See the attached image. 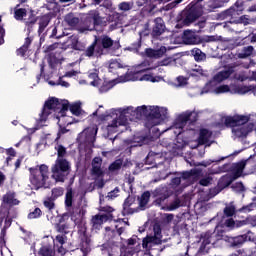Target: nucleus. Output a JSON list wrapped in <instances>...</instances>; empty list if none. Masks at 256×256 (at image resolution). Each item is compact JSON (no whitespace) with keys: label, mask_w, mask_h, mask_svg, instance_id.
<instances>
[{"label":"nucleus","mask_w":256,"mask_h":256,"mask_svg":"<svg viewBox=\"0 0 256 256\" xmlns=\"http://www.w3.org/2000/svg\"><path fill=\"white\" fill-rule=\"evenodd\" d=\"M151 199V192L145 191L141 194L140 197H138L139 201V207L141 209H145L147 207V204L149 203V200Z\"/></svg>","instance_id":"obj_29"},{"label":"nucleus","mask_w":256,"mask_h":256,"mask_svg":"<svg viewBox=\"0 0 256 256\" xmlns=\"http://www.w3.org/2000/svg\"><path fill=\"white\" fill-rule=\"evenodd\" d=\"M101 165H103V158L94 157L92 160L91 169L92 177H96V179H101L102 177H105V172H103V169H101Z\"/></svg>","instance_id":"obj_15"},{"label":"nucleus","mask_w":256,"mask_h":256,"mask_svg":"<svg viewBox=\"0 0 256 256\" xmlns=\"http://www.w3.org/2000/svg\"><path fill=\"white\" fill-rule=\"evenodd\" d=\"M210 137H211V134H210L209 130L203 128L200 130L198 143L200 145H206V143H209Z\"/></svg>","instance_id":"obj_30"},{"label":"nucleus","mask_w":256,"mask_h":256,"mask_svg":"<svg viewBox=\"0 0 256 256\" xmlns=\"http://www.w3.org/2000/svg\"><path fill=\"white\" fill-rule=\"evenodd\" d=\"M235 25H249V16H239L237 20H234Z\"/></svg>","instance_id":"obj_51"},{"label":"nucleus","mask_w":256,"mask_h":256,"mask_svg":"<svg viewBox=\"0 0 256 256\" xmlns=\"http://www.w3.org/2000/svg\"><path fill=\"white\" fill-rule=\"evenodd\" d=\"M38 256H55V250L51 246H42L38 250Z\"/></svg>","instance_id":"obj_35"},{"label":"nucleus","mask_w":256,"mask_h":256,"mask_svg":"<svg viewBox=\"0 0 256 256\" xmlns=\"http://www.w3.org/2000/svg\"><path fill=\"white\" fill-rule=\"evenodd\" d=\"M121 167H123V160L117 159L109 165L108 169L109 171L114 172V171H119Z\"/></svg>","instance_id":"obj_46"},{"label":"nucleus","mask_w":256,"mask_h":256,"mask_svg":"<svg viewBox=\"0 0 256 256\" xmlns=\"http://www.w3.org/2000/svg\"><path fill=\"white\" fill-rule=\"evenodd\" d=\"M249 163V160H241L240 162L233 163L230 167V171L232 173V177L234 179H239L241 175H243V171L245 170V167Z\"/></svg>","instance_id":"obj_17"},{"label":"nucleus","mask_w":256,"mask_h":256,"mask_svg":"<svg viewBox=\"0 0 256 256\" xmlns=\"http://www.w3.org/2000/svg\"><path fill=\"white\" fill-rule=\"evenodd\" d=\"M223 239V231H207L202 235V245L207 247V245H215L217 241Z\"/></svg>","instance_id":"obj_11"},{"label":"nucleus","mask_w":256,"mask_h":256,"mask_svg":"<svg viewBox=\"0 0 256 256\" xmlns=\"http://www.w3.org/2000/svg\"><path fill=\"white\" fill-rule=\"evenodd\" d=\"M182 15L184 17V25L189 26L191 23H195V21H197V18L201 15V11H199L197 6H191L189 9L183 11Z\"/></svg>","instance_id":"obj_12"},{"label":"nucleus","mask_w":256,"mask_h":256,"mask_svg":"<svg viewBox=\"0 0 256 256\" xmlns=\"http://www.w3.org/2000/svg\"><path fill=\"white\" fill-rule=\"evenodd\" d=\"M55 149L57 150V155L58 157H65V155H67V148H65L63 145L58 144L57 147H55Z\"/></svg>","instance_id":"obj_54"},{"label":"nucleus","mask_w":256,"mask_h":256,"mask_svg":"<svg viewBox=\"0 0 256 256\" xmlns=\"http://www.w3.org/2000/svg\"><path fill=\"white\" fill-rule=\"evenodd\" d=\"M141 36L137 39V41L133 42L130 46L131 51H139L141 49Z\"/></svg>","instance_id":"obj_58"},{"label":"nucleus","mask_w":256,"mask_h":256,"mask_svg":"<svg viewBox=\"0 0 256 256\" xmlns=\"http://www.w3.org/2000/svg\"><path fill=\"white\" fill-rule=\"evenodd\" d=\"M51 111H58L60 117H67V111H69V103H61L58 98L48 99L43 106L40 114V121H47Z\"/></svg>","instance_id":"obj_4"},{"label":"nucleus","mask_w":256,"mask_h":256,"mask_svg":"<svg viewBox=\"0 0 256 256\" xmlns=\"http://www.w3.org/2000/svg\"><path fill=\"white\" fill-rule=\"evenodd\" d=\"M191 54L198 63L207 59V55H205V53L199 48H193L191 50Z\"/></svg>","instance_id":"obj_32"},{"label":"nucleus","mask_w":256,"mask_h":256,"mask_svg":"<svg viewBox=\"0 0 256 256\" xmlns=\"http://www.w3.org/2000/svg\"><path fill=\"white\" fill-rule=\"evenodd\" d=\"M69 213H64L59 217L58 223H56L55 228L58 233L63 235H69Z\"/></svg>","instance_id":"obj_16"},{"label":"nucleus","mask_w":256,"mask_h":256,"mask_svg":"<svg viewBox=\"0 0 256 256\" xmlns=\"http://www.w3.org/2000/svg\"><path fill=\"white\" fill-rule=\"evenodd\" d=\"M64 21L65 23H67L69 27H71L72 29H75V27L79 25L80 20H79V17H75V14L69 13L65 16Z\"/></svg>","instance_id":"obj_27"},{"label":"nucleus","mask_w":256,"mask_h":256,"mask_svg":"<svg viewBox=\"0 0 256 256\" xmlns=\"http://www.w3.org/2000/svg\"><path fill=\"white\" fill-rule=\"evenodd\" d=\"M133 203H135V197L129 195L123 203V210H122V215L123 217L127 216V215H133V213H135V210L133 208H131V205H133Z\"/></svg>","instance_id":"obj_21"},{"label":"nucleus","mask_w":256,"mask_h":256,"mask_svg":"<svg viewBox=\"0 0 256 256\" xmlns=\"http://www.w3.org/2000/svg\"><path fill=\"white\" fill-rule=\"evenodd\" d=\"M120 18H121V16L119 15V13H113L108 16L109 23H112L110 25L111 29H117V27L119 25Z\"/></svg>","instance_id":"obj_36"},{"label":"nucleus","mask_w":256,"mask_h":256,"mask_svg":"<svg viewBox=\"0 0 256 256\" xmlns=\"http://www.w3.org/2000/svg\"><path fill=\"white\" fill-rule=\"evenodd\" d=\"M87 15L88 19H90V21H93L94 27H99L100 25H103V17H101V14L98 12V10H90Z\"/></svg>","instance_id":"obj_23"},{"label":"nucleus","mask_w":256,"mask_h":256,"mask_svg":"<svg viewBox=\"0 0 256 256\" xmlns=\"http://www.w3.org/2000/svg\"><path fill=\"white\" fill-rule=\"evenodd\" d=\"M113 220V214H96L91 219L92 228L99 231L103 226V223Z\"/></svg>","instance_id":"obj_14"},{"label":"nucleus","mask_w":256,"mask_h":256,"mask_svg":"<svg viewBox=\"0 0 256 256\" xmlns=\"http://www.w3.org/2000/svg\"><path fill=\"white\" fill-rule=\"evenodd\" d=\"M30 176L29 181L34 186L35 191L39 189H49L47 180L49 179V166L42 164L28 169Z\"/></svg>","instance_id":"obj_3"},{"label":"nucleus","mask_w":256,"mask_h":256,"mask_svg":"<svg viewBox=\"0 0 256 256\" xmlns=\"http://www.w3.org/2000/svg\"><path fill=\"white\" fill-rule=\"evenodd\" d=\"M2 21H3V16H0V45H3L5 43V27L1 25Z\"/></svg>","instance_id":"obj_55"},{"label":"nucleus","mask_w":256,"mask_h":256,"mask_svg":"<svg viewBox=\"0 0 256 256\" xmlns=\"http://www.w3.org/2000/svg\"><path fill=\"white\" fill-rule=\"evenodd\" d=\"M94 40L97 41V55H105L109 51H117L121 47L118 41L112 40L107 35L95 36Z\"/></svg>","instance_id":"obj_7"},{"label":"nucleus","mask_w":256,"mask_h":256,"mask_svg":"<svg viewBox=\"0 0 256 256\" xmlns=\"http://www.w3.org/2000/svg\"><path fill=\"white\" fill-rule=\"evenodd\" d=\"M226 241L230 247L237 249L239 247H243V245H245V243H247V234L238 235L235 237H228V239Z\"/></svg>","instance_id":"obj_19"},{"label":"nucleus","mask_w":256,"mask_h":256,"mask_svg":"<svg viewBox=\"0 0 256 256\" xmlns=\"http://www.w3.org/2000/svg\"><path fill=\"white\" fill-rule=\"evenodd\" d=\"M78 241L81 253H91V236L87 233V226L85 224L78 225Z\"/></svg>","instance_id":"obj_8"},{"label":"nucleus","mask_w":256,"mask_h":256,"mask_svg":"<svg viewBox=\"0 0 256 256\" xmlns=\"http://www.w3.org/2000/svg\"><path fill=\"white\" fill-rule=\"evenodd\" d=\"M65 207H66V209H70V207H73V191H71V190L67 191V193H66Z\"/></svg>","instance_id":"obj_47"},{"label":"nucleus","mask_w":256,"mask_h":256,"mask_svg":"<svg viewBox=\"0 0 256 256\" xmlns=\"http://www.w3.org/2000/svg\"><path fill=\"white\" fill-rule=\"evenodd\" d=\"M52 178L55 179L57 183H64L65 177L69 175L71 171V165L67 159L58 158L55 164L51 168Z\"/></svg>","instance_id":"obj_6"},{"label":"nucleus","mask_w":256,"mask_h":256,"mask_svg":"<svg viewBox=\"0 0 256 256\" xmlns=\"http://www.w3.org/2000/svg\"><path fill=\"white\" fill-rule=\"evenodd\" d=\"M224 215L225 217H233L235 215V206H226L224 208Z\"/></svg>","instance_id":"obj_53"},{"label":"nucleus","mask_w":256,"mask_h":256,"mask_svg":"<svg viewBox=\"0 0 256 256\" xmlns=\"http://www.w3.org/2000/svg\"><path fill=\"white\" fill-rule=\"evenodd\" d=\"M251 117L245 115H234L225 118L224 125L233 127L232 133L238 139H245L249 133L255 131V123L249 122ZM237 127V128H234Z\"/></svg>","instance_id":"obj_2"},{"label":"nucleus","mask_w":256,"mask_h":256,"mask_svg":"<svg viewBox=\"0 0 256 256\" xmlns=\"http://www.w3.org/2000/svg\"><path fill=\"white\" fill-rule=\"evenodd\" d=\"M220 191H223V190H222L221 187H219L218 184H217L216 187L210 189L209 193H210V195H211L212 197H215L216 195H219V192H220Z\"/></svg>","instance_id":"obj_63"},{"label":"nucleus","mask_w":256,"mask_h":256,"mask_svg":"<svg viewBox=\"0 0 256 256\" xmlns=\"http://www.w3.org/2000/svg\"><path fill=\"white\" fill-rule=\"evenodd\" d=\"M182 41L185 45H197L198 39L193 30H185L182 35Z\"/></svg>","instance_id":"obj_20"},{"label":"nucleus","mask_w":256,"mask_h":256,"mask_svg":"<svg viewBox=\"0 0 256 256\" xmlns=\"http://www.w3.org/2000/svg\"><path fill=\"white\" fill-rule=\"evenodd\" d=\"M85 57H102L103 55L97 54V41L94 39L91 46H88L86 50L84 51Z\"/></svg>","instance_id":"obj_24"},{"label":"nucleus","mask_w":256,"mask_h":256,"mask_svg":"<svg viewBox=\"0 0 256 256\" xmlns=\"http://www.w3.org/2000/svg\"><path fill=\"white\" fill-rule=\"evenodd\" d=\"M43 205L49 213H52L53 209H55V199H53L51 196H48L43 200Z\"/></svg>","instance_id":"obj_37"},{"label":"nucleus","mask_w":256,"mask_h":256,"mask_svg":"<svg viewBox=\"0 0 256 256\" xmlns=\"http://www.w3.org/2000/svg\"><path fill=\"white\" fill-rule=\"evenodd\" d=\"M229 91H231V88H229V85H221L215 89V93H217L218 95L221 93H229Z\"/></svg>","instance_id":"obj_57"},{"label":"nucleus","mask_w":256,"mask_h":256,"mask_svg":"<svg viewBox=\"0 0 256 256\" xmlns=\"http://www.w3.org/2000/svg\"><path fill=\"white\" fill-rule=\"evenodd\" d=\"M67 234L64 235H57L56 236V241L57 243H59L60 245H65V239H67Z\"/></svg>","instance_id":"obj_64"},{"label":"nucleus","mask_w":256,"mask_h":256,"mask_svg":"<svg viewBox=\"0 0 256 256\" xmlns=\"http://www.w3.org/2000/svg\"><path fill=\"white\" fill-rule=\"evenodd\" d=\"M218 19L220 21H229L231 23V7L228 8L227 10H224L218 14Z\"/></svg>","instance_id":"obj_43"},{"label":"nucleus","mask_w":256,"mask_h":256,"mask_svg":"<svg viewBox=\"0 0 256 256\" xmlns=\"http://www.w3.org/2000/svg\"><path fill=\"white\" fill-rule=\"evenodd\" d=\"M61 63V58L57 56L55 53H51L48 56V65L51 69H55Z\"/></svg>","instance_id":"obj_33"},{"label":"nucleus","mask_w":256,"mask_h":256,"mask_svg":"<svg viewBox=\"0 0 256 256\" xmlns=\"http://www.w3.org/2000/svg\"><path fill=\"white\" fill-rule=\"evenodd\" d=\"M2 201L6 205H19V200L15 198V192H7L3 195Z\"/></svg>","instance_id":"obj_26"},{"label":"nucleus","mask_w":256,"mask_h":256,"mask_svg":"<svg viewBox=\"0 0 256 256\" xmlns=\"http://www.w3.org/2000/svg\"><path fill=\"white\" fill-rule=\"evenodd\" d=\"M235 179L231 175H224L222 176L218 181V186L223 191V189H226V187H229L231 183H233Z\"/></svg>","instance_id":"obj_25"},{"label":"nucleus","mask_w":256,"mask_h":256,"mask_svg":"<svg viewBox=\"0 0 256 256\" xmlns=\"http://www.w3.org/2000/svg\"><path fill=\"white\" fill-rule=\"evenodd\" d=\"M179 207H182L181 199L176 195L174 200L167 206V210L175 211L176 209H179Z\"/></svg>","instance_id":"obj_40"},{"label":"nucleus","mask_w":256,"mask_h":256,"mask_svg":"<svg viewBox=\"0 0 256 256\" xmlns=\"http://www.w3.org/2000/svg\"><path fill=\"white\" fill-rule=\"evenodd\" d=\"M154 197H156L154 203L161 207L169 197H171V193H169V188L167 187H158L153 192Z\"/></svg>","instance_id":"obj_13"},{"label":"nucleus","mask_w":256,"mask_h":256,"mask_svg":"<svg viewBox=\"0 0 256 256\" xmlns=\"http://www.w3.org/2000/svg\"><path fill=\"white\" fill-rule=\"evenodd\" d=\"M115 85V80L112 81H104L99 88L100 93H107V91H111L113 86Z\"/></svg>","instance_id":"obj_39"},{"label":"nucleus","mask_w":256,"mask_h":256,"mask_svg":"<svg viewBox=\"0 0 256 256\" xmlns=\"http://www.w3.org/2000/svg\"><path fill=\"white\" fill-rule=\"evenodd\" d=\"M167 53V47L161 46L159 49H153V48H146L145 49V55L149 59H161L163 55Z\"/></svg>","instance_id":"obj_18"},{"label":"nucleus","mask_w":256,"mask_h":256,"mask_svg":"<svg viewBox=\"0 0 256 256\" xmlns=\"http://www.w3.org/2000/svg\"><path fill=\"white\" fill-rule=\"evenodd\" d=\"M255 208H256V204L252 202L250 204L242 206L239 209V212L240 213H251V211H253Z\"/></svg>","instance_id":"obj_50"},{"label":"nucleus","mask_w":256,"mask_h":256,"mask_svg":"<svg viewBox=\"0 0 256 256\" xmlns=\"http://www.w3.org/2000/svg\"><path fill=\"white\" fill-rule=\"evenodd\" d=\"M131 109L130 113L134 117V121H141L144 117V127L146 129H153L156 125H161L164 115L163 108L159 106H150L149 108L146 105L138 106L136 109L129 107Z\"/></svg>","instance_id":"obj_1"},{"label":"nucleus","mask_w":256,"mask_h":256,"mask_svg":"<svg viewBox=\"0 0 256 256\" xmlns=\"http://www.w3.org/2000/svg\"><path fill=\"white\" fill-rule=\"evenodd\" d=\"M23 17H27V9L20 8L14 10V19L16 21H23Z\"/></svg>","instance_id":"obj_41"},{"label":"nucleus","mask_w":256,"mask_h":256,"mask_svg":"<svg viewBox=\"0 0 256 256\" xmlns=\"http://www.w3.org/2000/svg\"><path fill=\"white\" fill-rule=\"evenodd\" d=\"M49 23H51V17L49 15H43L40 20H39V28H38V33L41 35L47 29L49 26Z\"/></svg>","instance_id":"obj_28"},{"label":"nucleus","mask_w":256,"mask_h":256,"mask_svg":"<svg viewBox=\"0 0 256 256\" xmlns=\"http://www.w3.org/2000/svg\"><path fill=\"white\" fill-rule=\"evenodd\" d=\"M72 115L79 117L81 115V103H74L68 107Z\"/></svg>","instance_id":"obj_42"},{"label":"nucleus","mask_w":256,"mask_h":256,"mask_svg":"<svg viewBox=\"0 0 256 256\" xmlns=\"http://www.w3.org/2000/svg\"><path fill=\"white\" fill-rule=\"evenodd\" d=\"M43 215L41 208H35L34 211L28 214V219H39Z\"/></svg>","instance_id":"obj_48"},{"label":"nucleus","mask_w":256,"mask_h":256,"mask_svg":"<svg viewBox=\"0 0 256 256\" xmlns=\"http://www.w3.org/2000/svg\"><path fill=\"white\" fill-rule=\"evenodd\" d=\"M64 189L61 187L58 188H53L51 190V198L54 199V201H57V199H59V197H62L63 193H64Z\"/></svg>","instance_id":"obj_45"},{"label":"nucleus","mask_w":256,"mask_h":256,"mask_svg":"<svg viewBox=\"0 0 256 256\" xmlns=\"http://www.w3.org/2000/svg\"><path fill=\"white\" fill-rule=\"evenodd\" d=\"M36 23H37V18H32L25 22L26 27H28V36L31 33V29H33V25H35Z\"/></svg>","instance_id":"obj_60"},{"label":"nucleus","mask_w":256,"mask_h":256,"mask_svg":"<svg viewBox=\"0 0 256 256\" xmlns=\"http://www.w3.org/2000/svg\"><path fill=\"white\" fill-rule=\"evenodd\" d=\"M212 181H213V178L211 177L202 178L199 180V185H201L202 187H209Z\"/></svg>","instance_id":"obj_59"},{"label":"nucleus","mask_w":256,"mask_h":256,"mask_svg":"<svg viewBox=\"0 0 256 256\" xmlns=\"http://www.w3.org/2000/svg\"><path fill=\"white\" fill-rule=\"evenodd\" d=\"M118 9L120 11H131L133 9V2H121L118 4Z\"/></svg>","instance_id":"obj_49"},{"label":"nucleus","mask_w":256,"mask_h":256,"mask_svg":"<svg viewBox=\"0 0 256 256\" xmlns=\"http://www.w3.org/2000/svg\"><path fill=\"white\" fill-rule=\"evenodd\" d=\"M149 243H155V245H161V238L157 236L146 237L142 241L143 249L149 247Z\"/></svg>","instance_id":"obj_31"},{"label":"nucleus","mask_w":256,"mask_h":256,"mask_svg":"<svg viewBox=\"0 0 256 256\" xmlns=\"http://www.w3.org/2000/svg\"><path fill=\"white\" fill-rule=\"evenodd\" d=\"M162 80H163V77L153 76V74H143L139 78V81H150L151 83H159V81H162Z\"/></svg>","instance_id":"obj_34"},{"label":"nucleus","mask_w":256,"mask_h":256,"mask_svg":"<svg viewBox=\"0 0 256 256\" xmlns=\"http://www.w3.org/2000/svg\"><path fill=\"white\" fill-rule=\"evenodd\" d=\"M233 73H235V68L229 67L227 70L220 71L214 75L213 81L216 83H222V81H225V79H229Z\"/></svg>","instance_id":"obj_22"},{"label":"nucleus","mask_w":256,"mask_h":256,"mask_svg":"<svg viewBox=\"0 0 256 256\" xmlns=\"http://www.w3.org/2000/svg\"><path fill=\"white\" fill-rule=\"evenodd\" d=\"M243 13L241 9H236L235 7H231V14H230V23H234L239 19V15Z\"/></svg>","instance_id":"obj_44"},{"label":"nucleus","mask_w":256,"mask_h":256,"mask_svg":"<svg viewBox=\"0 0 256 256\" xmlns=\"http://www.w3.org/2000/svg\"><path fill=\"white\" fill-rule=\"evenodd\" d=\"M27 51H29L27 47L21 46L16 50V55H18V57H23L27 53Z\"/></svg>","instance_id":"obj_62"},{"label":"nucleus","mask_w":256,"mask_h":256,"mask_svg":"<svg viewBox=\"0 0 256 256\" xmlns=\"http://www.w3.org/2000/svg\"><path fill=\"white\" fill-rule=\"evenodd\" d=\"M88 77L92 79V81L90 82V85H92V87H97L99 85V74H97L96 72H92L88 75Z\"/></svg>","instance_id":"obj_52"},{"label":"nucleus","mask_w":256,"mask_h":256,"mask_svg":"<svg viewBox=\"0 0 256 256\" xmlns=\"http://www.w3.org/2000/svg\"><path fill=\"white\" fill-rule=\"evenodd\" d=\"M151 37L153 39H159L165 33V21L161 17H157L152 21Z\"/></svg>","instance_id":"obj_10"},{"label":"nucleus","mask_w":256,"mask_h":256,"mask_svg":"<svg viewBox=\"0 0 256 256\" xmlns=\"http://www.w3.org/2000/svg\"><path fill=\"white\" fill-rule=\"evenodd\" d=\"M113 116H115V113H109V112H106L105 114H102L99 116V119L100 121H109V118L110 119H113Z\"/></svg>","instance_id":"obj_61"},{"label":"nucleus","mask_w":256,"mask_h":256,"mask_svg":"<svg viewBox=\"0 0 256 256\" xmlns=\"http://www.w3.org/2000/svg\"><path fill=\"white\" fill-rule=\"evenodd\" d=\"M197 175V170H190V171H184L182 172L181 177L185 179H191V177H195Z\"/></svg>","instance_id":"obj_56"},{"label":"nucleus","mask_w":256,"mask_h":256,"mask_svg":"<svg viewBox=\"0 0 256 256\" xmlns=\"http://www.w3.org/2000/svg\"><path fill=\"white\" fill-rule=\"evenodd\" d=\"M129 121H134V117L131 114V109L128 107L121 110L119 116L114 118L111 124L107 125V131H113L117 127L125 126Z\"/></svg>","instance_id":"obj_9"},{"label":"nucleus","mask_w":256,"mask_h":256,"mask_svg":"<svg viewBox=\"0 0 256 256\" xmlns=\"http://www.w3.org/2000/svg\"><path fill=\"white\" fill-rule=\"evenodd\" d=\"M253 51H255L253 46H246L242 49L241 53L238 54V57L240 59H247V57H251L253 55Z\"/></svg>","instance_id":"obj_38"},{"label":"nucleus","mask_w":256,"mask_h":256,"mask_svg":"<svg viewBox=\"0 0 256 256\" xmlns=\"http://www.w3.org/2000/svg\"><path fill=\"white\" fill-rule=\"evenodd\" d=\"M199 121V114L195 111H186L177 116L173 122V127L179 129L178 135H181L187 125H195Z\"/></svg>","instance_id":"obj_5"}]
</instances>
